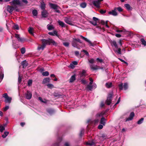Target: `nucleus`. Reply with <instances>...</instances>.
I'll return each instance as SVG.
<instances>
[{"label": "nucleus", "instance_id": "obj_1", "mask_svg": "<svg viewBox=\"0 0 146 146\" xmlns=\"http://www.w3.org/2000/svg\"><path fill=\"white\" fill-rule=\"evenodd\" d=\"M42 40V45L38 46V50H43L46 44L50 45L52 44L55 46H57L58 45L57 43L51 39L49 38L48 40L43 39Z\"/></svg>", "mask_w": 146, "mask_h": 146}, {"label": "nucleus", "instance_id": "obj_2", "mask_svg": "<svg viewBox=\"0 0 146 146\" xmlns=\"http://www.w3.org/2000/svg\"><path fill=\"white\" fill-rule=\"evenodd\" d=\"M3 97L4 98V101L6 103L10 104L11 102L12 98L8 96L7 93H5L3 95Z\"/></svg>", "mask_w": 146, "mask_h": 146}, {"label": "nucleus", "instance_id": "obj_3", "mask_svg": "<svg viewBox=\"0 0 146 146\" xmlns=\"http://www.w3.org/2000/svg\"><path fill=\"white\" fill-rule=\"evenodd\" d=\"M103 1V0H94L92 1V4L94 6L97 8H100V2Z\"/></svg>", "mask_w": 146, "mask_h": 146}, {"label": "nucleus", "instance_id": "obj_4", "mask_svg": "<svg viewBox=\"0 0 146 146\" xmlns=\"http://www.w3.org/2000/svg\"><path fill=\"white\" fill-rule=\"evenodd\" d=\"M119 87L120 90H122L124 88L125 90H126L128 88V84L127 83H125L123 85V84L121 83L119 85Z\"/></svg>", "mask_w": 146, "mask_h": 146}, {"label": "nucleus", "instance_id": "obj_5", "mask_svg": "<svg viewBox=\"0 0 146 146\" xmlns=\"http://www.w3.org/2000/svg\"><path fill=\"white\" fill-rule=\"evenodd\" d=\"M9 3L11 5L15 6L17 5H20L21 4V1L19 0H12Z\"/></svg>", "mask_w": 146, "mask_h": 146}, {"label": "nucleus", "instance_id": "obj_6", "mask_svg": "<svg viewBox=\"0 0 146 146\" xmlns=\"http://www.w3.org/2000/svg\"><path fill=\"white\" fill-rule=\"evenodd\" d=\"M49 6L51 8L54 9L56 12L58 13H60L59 11L58 10L59 7L57 5L52 3H50L49 4Z\"/></svg>", "mask_w": 146, "mask_h": 146}, {"label": "nucleus", "instance_id": "obj_7", "mask_svg": "<svg viewBox=\"0 0 146 146\" xmlns=\"http://www.w3.org/2000/svg\"><path fill=\"white\" fill-rule=\"evenodd\" d=\"M113 96V94L111 93L108 95L107 99L106 101V104L108 105H110L111 103V100Z\"/></svg>", "mask_w": 146, "mask_h": 146}, {"label": "nucleus", "instance_id": "obj_8", "mask_svg": "<svg viewBox=\"0 0 146 146\" xmlns=\"http://www.w3.org/2000/svg\"><path fill=\"white\" fill-rule=\"evenodd\" d=\"M25 96L26 99L30 100L32 98V94L30 91H27V92L25 94Z\"/></svg>", "mask_w": 146, "mask_h": 146}, {"label": "nucleus", "instance_id": "obj_9", "mask_svg": "<svg viewBox=\"0 0 146 146\" xmlns=\"http://www.w3.org/2000/svg\"><path fill=\"white\" fill-rule=\"evenodd\" d=\"M7 11L11 14L12 13L14 9V7L12 6L8 5L6 8Z\"/></svg>", "mask_w": 146, "mask_h": 146}, {"label": "nucleus", "instance_id": "obj_10", "mask_svg": "<svg viewBox=\"0 0 146 146\" xmlns=\"http://www.w3.org/2000/svg\"><path fill=\"white\" fill-rule=\"evenodd\" d=\"M77 42L73 40L72 43V45L74 47L78 49H80V47H82V46H80L77 43Z\"/></svg>", "mask_w": 146, "mask_h": 146}, {"label": "nucleus", "instance_id": "obj_11", "mask_svg": "<svg viewBox=\"0 0 146 146\" xmlns=\"http://www.w3.org/2000/svg\"><path fill=\"white\" fill-rule=\"evenodd\" d=\"M96 85L95 84H93L92 85H87V88L90 90H92L93 89H94L96 88Z\"/></svg>", "mask_w": 146, "mask_h": 146}, {"label": "nucleus", "instance_id": "obj_12", "mask_svg": "<svg viewBox=\"0 0 146 146\" xmlns=\"http://www.w3.org/2000/svg\"><path fill=\"white\" fill-rule=\"evenodd\" d=\"M15 36L19 42H22L25 40V39L24 38L20 37L19 35L15 34Z\"/></svg>", "mask_w": 146, "mask_h": 146}, {"label": "nucleus", "instance_id": "obj_13", "mask_svg": "<svg viewBox=\"0 0 146 146\" xmlns=\"http://www.w3.org/2000/svg\"><path fill=\"white\" fill-rule=\"evenodd\" d=\"M90 66L92 70H97L99 69H103V68H98V66H94L92 64L90 65Z\"/></svg>", "mask_w": 146, "mask_h": 146}, {"label": "nucleus", "instance_id": "obj_14", "mask_svg": "<svg viewBox=\"0 0 146 146\" xmlns=\"http://www.w3.org/2000/svg\"><path fill=\"white\" fill-rule=\"evenodd\" d=\"M135 114L133 112L131 113L129 117L127 118L126 119V121H127L129 120H131L133 118Z\"/></svg>", "mask_w": 146, "mask_h": 146}, {"label": "nucleus", "instance_id": "obj_15", "mask_svg": "<svg viewBox=\"0 0 146 146\" xmlns=\"http://www.w3.org/2000/svg\"><path fill=\"white\" fill-rule=\"evenodd\" d=\"M80 37L81 38H82L84 40L86 41L89 43V44H90V46H94V44H92L91 42L89 40H88L87 38H85V37H84L82 35H80Z\"/></svg>", "mask_w": 146, "mask_h": 146}, {"label": "nucleus", "instance_id": "obj_16", "mask_svg": "<svg viewBox=\"0 0 146 146\" xmlns=\"http://www.w3.org/2000/svg\"><path fill=\"white\" fill-rule=\"evenodd\" d=\"M116 9H114V10H112L111 11H110L109 12V13L110 14H111L113 16H116L117 15V13L116 11Z\"/></svg>", "mask_w": 146, "mask_h": 146}, {"label": "nucleus", "instance_id": "obj_17", "mask_svg": "<svg viewBox=\"0 0 146 146\" xmlns=\"http://www.w3.org/2000/svg\"><path fill=\"white\" fill-rule=\"evenodd\" d=\"M111 44L112 46L114 47V49L117 48V49L118 48L117 45L115 41H111Z\"/></svg>", "mask_w": 146, "mask_h": 146}, {"label": "nucleus", "instance_id": "obj_18", "mask_svg": "<svg viewBox=\"0 0 146 146\" xmlns=\"http://www.w3.org/2000/svg\"><path fill=\"white\" fill-rule=\"evenodd\" d=\"M47 112L50 114L52 115L55 112L54 110L51 108H48L47 110Z\"/></svg>", "mask_w": 146, "mask_h": 146}, {"label": "nucleus", "instance_id": "obj_19", "mask_svg": "<svg viewBox=\"0 0 146 146\" xmlns=\"http://www.w3.org/2000/svg\"><path fill=\"white\" fill-rule=\"evenodd\" d=\"M106 121V119L104 117H102L100 120V123L101 124H102L104 126Z\"/></svg>", "mask_w": 146, "mask_h": 146}, {"label": "nucleus", "instance_id": "obj_20", "mask_svg": "<svg viewBox=\"0 0 146 146\" xmlns=\"http://www.w3.org/2000/svg\"><path fill=\"white\" fill-rule=\"evenodd\" d=\"M48 15V13L45 10L43 11L42 12V17H46Z\"/></svg>", "mask_w": 146, "mask_h": 146}, {"label": "nucleus", "instance_id": "obj_21", "mask_svg": "<svg viewBox=\"0 0 146 146\" xmlns=\"http://www.w3.org/2000/svg\"><path fill=\"white\" fill-rule=\"evenodd\" d=\"M4 73L3 70H1L0 72V82L2 81L4 77Z\"/></svg>", "mask_w": 146, "mask_h": 146}, {"label": "nucleus", "instance_id": "obj_22", "mask_svg": "<svg viewBox=\"0 0 146 146\" xmlns=\"http://www.w3.org/2000/svg\"><path fill=\"white\" fill-rule=\"evenodd\" d=\"M13 48L15 49H17L19 48V46L18 45V44H16L15 40H13Z\"/></svg>", "mask_w": 146, "mask_h": 146}, {"label": "nucleus", "instance_id": "obj_23", "mask_svg": "<svg viewBox=\"0 0 146 146\" xmlns=\"http://www.w3.org/2000/svg\"><path fill=\"white\" fill-rule=\"evenodd\" d=\"M86 71L83 70L80 73V77H84L86 76Z\"/></svg>", "mask_w": 146, "mask_h": 146}, {"label": "nucleus", "instance_id": "obj_24", "mask_svg": "<svg viewBox=\"0 0 146 146\" xmlns=\"http://www.w3.org/2000/svg\"><path fill=\"white\" fill-rule=\"evenodd\" d=\"M50 81V79L49 78H45L43 80L42 83L44 84H45L46 83L49 82Z\"/></svg>", "mask_w": 146, "mask_h": 146}, {"label": "nucleus", "instance_id": "obj_25", "mask_svg": "<svg viewBox=\"0 0 146 146\" xmlns=\"http://www.w3.org/2000/svg\"><path fill=\"white\" fill-rule=\"evenodd\" d=\"M108 22V21H107L106 22H105L104 21L102 20L101 21V23L102 25H105V26H106V27H107L108 28H109V27L107 24Z\"/></svg>", "mask_w": 146, "mask_h": 146}, {"label": "nucleus", "instance_id": "obj_26", "mask_svg": "<svg viewBox=\"0 0 146 146\" xmlns=\"http://www.w3.org/2000/svg\"><path fill=\"white\" fill-rule=\"evenodd\" d=\"M21 64L23 66V68H24L28 65V63L26 60H24L21 63Z\"/></svg>", "mask_w": 146, "mask_h": 146}, {"label": "nucleus", "instance_id": "obj_27", "mask_svg": "<svg viewBox=\"0 0 146 146\" xmlns=\"http://www.w3.org/2000/svg\"><path fill=\"white\" fill-rule=\"evenodd\" d=\"M48 34L54 36L55 35H56L57 36H58V35L57 34V32L56 31H54L52 32H49L48 33Z\"/></svg>", "mask_w": 146, "mask_h": 146}, {"label": "nucleus", "instance_id": "obj_28", "mask_svg": "<svg viewBox=\"0 0 146 146\" xmlns=\"http://www.w3.org/2000/svg\"><path fill=\"white\" fill-rule=\"evenodd\" d=\"M38 100L44 103H46L47 102V100L45 99H43L41 97L38 98Z\"/></svg>", "mask_w": 146, "mask_h": 146}, {"label": "nucleus", "instance_id": "obj_29", "mask_svg": "<svg viewBox=\"0 0 146 146\" xmlns=\"http://www.w3.org/2000/svg\"><path fill=\"white\" fill-rule=\"evenodd\" d=\"M59 25L62 27H65V25L64 23L62 21L59 20L58 21Z\"/></svg>", "mask_w": 146, "mask_h": 146}, {"label": "nucleus", "instance_id": "obj_30", "mask_svg": "<svg viewBox=\"0 0 146 146\" xmlns=\"http://www.w3.org/2000/svg\"><path fill=\"white\" fill-rule=\"evenodd\" d=\"M76 78L75 75H72L70 79V82H72L75 80Z\"/></svg>", "mask_w": 146, "mask_h": 146}, {"label": "nucleus", "instance_id": "obj_31", "mask_svg": "<svg viewBox=\"0 0 146 146\" xmlns=\"http://www.w3.org/2000/svg\"><path fill=\"white\" fill-rule=\"evenodd\" d=\"M33 29L31 27H30L29 28L28 31H29V33L31 34L33 36H34V35L33 32Z\"/></svg>", "mask_w": 146, "mask_h": 146}, {"label": "nucleus", "instance_id": "obj_32", "mask_svg": "<svg viewBox=\"0 0 146 146\" xmlns=\"http://www.w3.org/2000/svg\"><path fill=\"white\" fill-rule=\"evenodd\" d=\"M114 50L115 52H117L118 54H121V49L120 48H115L114 49Z\"/></svg>", "mask_w": 146, "mask_h": 146}, {"label": "nucleus", "instance_id": "obj_33", "mask_svg": "<svg viewBox=\"0 0 146 146\" xmlns=\"http://www.w3.org/2000/svg\"><path fill=\"white\" fill-rule=\"evenodd\" d=\"M9 133L8 131H5L4 134L2 135V137L4 138H6V137L8 135Z\"/></svg>", "mask_w": 146, "mask_h": 146}, {"label": "nucleus", "instance_id": "obj_34", "mask_svg": "<svg viewBox=\"0 0 146 146\" xmlns=\"http://www.w3.org/2000/svg\"><path fill=\"white\" fill-rule=\"evenodd\" d=\"M47 27L48 28V29L49 30H53L54 29V27L52 25H47Z\"/></svg>", "mask_w": 146, "mask_h": 146}, {"label": "nucleus", "instance_id": "obj_35", "mask_svg": "<svg viewBox=\"0 0 146 146\" xmlns=\"http://www.w3.org/2000/svg\"><path fill=\"white\" fill-rule=\"evenodd\" d=\"M32 13L34 16H37L38 14L37 11L36 10L34 9L33 10Z\"/></svg>", "mask_w": 146, "mask_h": 146}, {"label": "nucleus", "instance_id": "obj_36", "mask_svg": "<svg viewBox=\"0 0 146 146\" xmlns=\"http://www.w3.org/2000/svg\"><path fill=\"white\" fill-rule=\"evenodd\" d=\"M125 6L128 10H131V8L129 4H125Z\"/></svg>", "mask_w": 146, "mask_h": 146}, {"label": "nucleus", "instance_id": "obj_37", "mask_svg": "<svg viewBox=\"0 0 146 146\" xmlns=\"http://www.w3.org/2000/svg\"><path fill=\"white\" fill-rule=\"evenodd\" d=\"M141 42L142 44L144 45V46H146V41L144 40V39H141Z\"/></svg>", "mask_w": 146, "mask_h": 146}, {"label": "nucleus", "instance_id": "obj_38", "mask_svg": "<svg viewBox=\"0 0 146 146\" xmlns=\"http://www.w3.org/2000/svg\"><path fill=\"white\" fill-rule=\"evenodd\" d=\"M94 143L92 141H89L86 143V145H90V146H92L94 145Z\"/></svg>", "mask_w": 146, "mask_h": 146}, {"label": "nucleus", "instance_id": "obj_39", "mask_svg": "<svg viewBox=\"0 0 146 146\" xmlns=\"http://www.w3.org/2000/svg\"><path fill=\"white\" fill-rule=\"evenodd\" d=\"M106 87L107 88H109L111 86L112 83L111 82H107L106 84Z\"/></svg>", "mask_w": 146, "mask_h": 146}, {"label": "nucleus", "instance_id": "obj_40", "mask_svg": "<svg viewBox=\"0 0 146 146\" xmlns=\"http://www.w3.org/2000/svg\"><path fill=\"white\" fill-rule=\"evenodd\" d=\"M5 129V127L2 125H0V131L2 132Z\"/></svg>", "mask_w": 146, "mask_h": 146}, {"label": "nucleus", "instance_id": "obj_41", "mask_svg": "<svg viewBox=\"0 0 146 146\" xmlns=\"http://www.w3.org/2000/svg\"><path fill=\"white\" fill-rule=\"evenodd\" d=\"M143 120L144 119L143 118H141L138 121L137 123L139 125L141 124L143 122Z\"/></svg>", "mask_w": 146, "mask_h": 146}, {"label": "nucleus", "instance_id": "obj_42", "mask_svg": "<svg viewBox=\"0 0 146 146\" xmlns=\"http://www.w3.org/2000/svg\"><path fill=\"white\" fill-rule=\"evenodd\" d=\"M45 5L44 3H41V6H40V8L41 9H42L43 11L45 10Z\"/></svg>", "mask_w": 146, "mask_h": 146}, {"label": "nucleus", "instance_id": "obj_43", "mask_svg": "<svg viewBox=\"0 0 146 146\" xmlns=\"http://www.w3.org/2000/svg\"><path fill=\"white\" fill-rule=\"evenodd\" d=\"M103 115L102 112L99 113H97L96 115V117L97 118H98L99 117L102 116Z\"/></svg>", "mask_w": 146, "mask_h": 146}, {"label": "nucleus", "instance_id": "obj_44", "mask_svg": "<svg viewBox=\"0 0 146 146\" xmlns=\"http://www.w3.org/2000/svg\"><path fill=\"white\" fill-rule=\"evenodd\" d=\"M86 6V4L85 3H82L80 4V7L82 8H85Z\"/></svg>", "mask_w": 146, "mask_h": 146}, {"label": "nucleus", "instance_id": "obj_45", "mask_svg": "<svg viewBox=\"0 0 146 146\" xmlns=\"http://www.w3.org/2000/svg\"><path fill=\"white\" fill-rule=\"evenodd\" d=\"M49 73L48 71H46L42 72V75L44 76H47L49 75Z\"/></svg>", "mask_w": 146, "mask_h": 146}, {"label": "nucleus", "instance_id": "obj_46", "mask_svg": "<svg viewBox=\"0 0 146 146\" xmlns=\"http://www.w3.org/2000/svg\"><path fill=\"white\" fill-rule=\"evenodd\" d=\"M25 49L24 47L22 48L21 49V52L22 54H24L25 53Z\"/></svg>", "mask_w": 146, "mask_h": 146}, {"label": "nucleus", "instance_id": "obj_47", "mask_svg": "<svg viewBox=\"0 0 146 146\" xmlns=\"http://www.w3.org/2000/svg\"><path fill=\"white\" fill-rule=\"evenodd\" d=\"M107 138V136L104 134H102V136L100 137V139H104Z\"/></svg>", "mask_w": 146, "mask_h": 146}, {"label": "nucleus", "instance_id": "obj_48", "mask_svg": "<svg viewBox=\"0 0 146 146\" xmlns=\"http://www.w3.org/2000/svg\"><path fill=\"white\" fill-rule=\"evenodd\" d=\"M73 40L75 41L78 42L80 43H82V42L79 39H76V38H73Z\"/></svg>", "mask_w": 146, "mask_h": 146}, {"label": "nucleus", "instance_id": "obj_49", "mask_svg": "<svg viewBox=\"0 0 146 146\" xmlns=\"http://www.w3.org/2000/svg\"><path fill=\"white\" fill-rule=\"evenodd\" d=\"M32 84V80H29L28 82V85L30 86H31Z\"/></svg>", "mask_w": 146, "mask_h": 146}, {"label": "nucleus", "instance_id": "obj_50", "mask_svg": "<svg viewBox=\"0 0 146 146\" xmlns=\"http://www.w3.org/2000/svg\"><path fill=\"white\" fill-rule=\"evenodd\" d=\"M13 28L16 30H18L19 29V26L17 25H15L13 27Z\"/></svg>", "mask_w": 146, "mask_h": 146}, {"label": "nucleus", "instance_id": "obj_51", "mask_svg": "<svg viewBox=\"0 0 146 146\" xmlns=\"http://www.w3.org/2000/svg\"><path fill=\"white\" fill-rule=\"evenodd\" d=\"M84 129H83L81 130L80 132V136L81 137L84 134Z\"/></svg>", "mask_w": 146, "mask_h": 146}, {"label": "nucleus", "instance_id": "obj_52", "mask_svg": "<svg viewBox=\"0 0 146 146\" xmlns=\"http://www.w3.org/2000/svg\"><path fill=\"white\" fill-rule=\"evenodd\" d=\"M48 87L50 88H52L54 87V86L52 84H50L47 85Z\"/></svg>", "mask_w": 146, "mask_h": 146}, {"label": "nucleus", "instance_id": "obj_53", "mask_svg": "<svg viewBox=\"0 0 146 146\" xmlns=\"http://www.w3.org/2000/svg\"><path fill=\"white\" fill-rule=\"evenodd\" d=\"M68 67L70 68L73 69L74 67V65L72 63H71L70 64Z\"/></svg>", "mask_w": 146, "mask_h": 146}, {"label": "nucleus", "instance_id": "obj_54", "mask_svg": "<svg viewBox=\"0 0 146 146\" xmlns=\"http://www.w3.org/2000/svg\"><path fill=\"white\" fill-rule=\"evenodd\" d=\"M90 23L94 26H96L97 24L96 22L94 21H90Z\"/></svg>", "mask_w": 146, "mask_h": 146}, {"label": "nucleus", "instance_id": "obj_55", "mask_svg": "<svg viewBox=\"0 0 146 146\" xmlns=\"http://www.w3.org/2000/svg\"><path fill=\"white\" fill-rule=\"evenodd\" d=\"M115 9H116V10H117L119 12H121L123 10L120 7L115 8Z\"/></svg>", "mask_w": 146, "mask_h": 146}, {"label": "nucleus", "instance_id": "obj_56", "mask_svg": "<svg viewBox=\"0 0 146 146\" xmlns=\"http://www.w3.org/2000/svg\"><path fill=\"white\" fill-rule=\"evenodd\" d=\"M63 44L66 47H68L69 46V44L68 42H64L63 43Z\"/></svg>", "mask_w": 146, "mask_h": 146}, {"label": "nucleus", "instance_id": "obj_57", "mask_svg": "<svg viewBox=\"0 0 146 146\" xmlns=\"http://www.w3.org/2000/svg\"><path fill=\"white\" fill-rule=\"evenodd\" d=\"M22 80V77L20 76L19 75V77L18 80V83H20L21 82Z\"/></svg>", "mask_w": 146, "mask_h": 146}, {"label": "nucleus", "instance_id": "obj_58", "mask_svg": "<svg viewBox=\"0 0 146 146\" xmlns=\"http://www.w3.org/2000/svg\"><path fill=\"white\" fill-rule=\"evenodd\" d=\"M104 125H102V124H100L98 126V128L99 129H102Z\"/></svg>", "mask_w": 146, "mask_h": 146}, {"label": "nucleus", "instance_id": "obj_59", "mask_svg": "<svg viewBox=\"0 0 146 146\" xmlns=\"http://www.w3.org/2000/svg\"><path fill=\"white\" fill-rule=\"evenodd\" d=\"M64 21L66 23L70 24V21L67 18H65L64 19Z\"/></svg>", "mask_w": 146, "mask_h": 146}, {"label": "nucleus", "instance_id": "obj_60", "mask_svg": "<svg viewBox=\"0 0 146 146\" xmlns=\"http://www.w3.org/2000/svg\"><path fill=\"white\" fill-rule=\"evenodd\" d=\"M88 61L89 63L92 64L94 62L95 60L93 59H92L91 60H88Z\"/></svg>", "mask_w": 146, "mask_h": 146}, {"label": "nucleus", "instance_id": "obj_61", "mask_svg": "<svg viewBox=\"0 0 146 146\" xmlns=\"http://www.w3.org/2000/svg\"><path fill=\"white\" fill-rule=\"evenodd\" d=\"M9 108V107L8 106H6L4 109V111H6Z\"/></svg>", "mask_w": 146, "mask_h": 146}, {"label": "nucleus", "instance_id": "obj_62", "mask_svg": "<svg viewBox=\"0 0 146 146\" xmlns=\"http://www.w3.org/2000/svg\"><path fill=\"white\" fill-rule=\"evenodd\" d=\"M82 52H83L84 53H85V54H86L87 56H89V54L88 53V52L86 50H83L82 51Z\"/></svg>", "mask_w": 146, "mask_h": 146}, {"label": "nucleus", "instance_id": "obj_63", "mask_svg": "<svg viewBox=\"0 0 146 146\" xmlns=\"http://www.w3.org/2000/svg\"><path fill=\"white\" fill-rule=\"evenodd\" d=\"M97 60L98 62H102L103 61V60L101 59H100L98 58H97Z\"/></svg>", "mask_w": 146, "mask_h": 146}, {"label": "nucleus", "instance_id": "obj_64", "mask_svg": "<svg viewBox=\"0 0 146 146\" xmlns=\"http://www.w3.org/2000/svg\"><path fill=\"white\" fill-rule=\"evenodd\" d=\"M64 146H70V143L68 142H66L64 144Z\"/></svg>", "mask_w": 146, "mask_h": 146}]
</instances>
